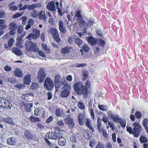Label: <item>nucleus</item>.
I'll use <instances>...</instances> for the list:
<instances>
[{
	"label": "nucleus",
	"instance_id": "nucleus-1",
	"mask_svg": "<svg viewBox=\"0 0 148 148\" xmlns=\"http://www.w3.org/2000/svg\"><path fill=\"white\" fill-rule=\"evenodd\" d=\"M90 81L88 80L86 82L85 86L81 82H77L73 86L74 90L75 92L79 95H83L84 98H87L88 93V89L90 88Z\"/></svg>",
	"mask_w": 148,
	"mask_h": 148
},
{
	"label": "nucleus",
	"instance_id": "nucleus-2",
	"mask_svg": "<svg viewBox=\"0 0 148 148\" xmlns=\"http://www.w3.org/2000/svg\"><path fill=\"white\" fill-rule=\"evenodd\" d=\"M132 126L133 127L132 129L131 127L127 125V131L130 134H132L134 137L137 138L140 135L143 128L141 125L137 122L133 123Z\"/></svg>",
	"mask_w": 148,
	"mask_h": 148
},
{
	"label": "nucleus",
	"instance_id": "nucleus-3",
	"mask_svg": "<svg viewBox=\"0 0 148 148\" xmlns=\"http://www.w3.org/2000/svg\"><path fill=\"white\" fill-rule=\"evenodd\" d=\"M47 137L49 139L56 140L60 138L62 136V133L59 127H56L55 131L47 133Z\"/></svg>",
	"mask_w": 148,
	"mask_h": 148
},
{
	"label": "nucleus",
	"instance_id": "nucleus-4",
	"mask_svg": "<svg viewBox=\"0 0 148 148\" xmlns=\"http://www.w3.org/2000/svg\"><path fill=\"white\" fill-rule=\"evenodd\" d=\"M54 82L55 87L57 90L60 87L61 85H64L67 84L66 80L62 79L61 77L58 74L55 76Z\"/></svg>",
	"mask_w": 148,
	"mask_h": 148
},
{
	"label": "nucleus",
	"instance_id": "nucleus-5",
	"mask_svg": "<svg viewBox=\"0 0 148 148\" xmlns=\"http://www.w3.org/2000/svg\"><path fill=\"white\" fill-rule=\"evenodd\" d=\"M25 49L29 52H36L38 50L36 44L33 43L31 41H27L25 44Z\"/></svg>",
	"mask_w": 148,
	"mask_h": 148
},
{
	"label": "nucleus",
	"instance_id": "nucleus-6",
	"mask_svg": "<svg viewBox=\"0 0 148 148\" xmlns=\"http://www.w3.org/2000/svg\"><path fill=\"white\" fill-rule=\"evenodd\" d=\"M12 106V104L10 101L3 97H0V107L10 110Z\"/></svg>",
	"mask_w": 148,
	"mask_h": 148
},
{
	"label": "nucleus",
	"instance_id": "nucleus-7",
	"mask_svg": "<svg viewBox=\"0 0 148 148\" xmlns=\"http://www.w3.org/2000/svg\"><path fill=\"white\" fill-rule=\"evenodd\" d=\"M49 32L51 36L53 37V39L57 42H59L61 39L59 38V35L58 29L54 28H51L49 29Z\"/></svg>",
	"mask_w": 148,
	"mask_h": 148
},
{
	"label": "nucleus",
	"instance_id": "nucleus-8",
	"mask_svg": "<svg viewBox=\"0 0 148 148\" xmlns=\"http://www.w3.org/2000/svg\"><path fill=\"white\" fill-rule=\"evenodd\" d=\"M62 89L63 90L61 92L60 97L62 98L68 97L70 94V90L71 89L70 86L67 84H66L64 85Z\"/></svg>",
	"mask_w": 148,
	"mask_h": 148
},
{
	"label": "nucleus",
	"instance_id": "nucleus-9",
	"mask_svg": "<svg viewBox=\"0 0 148 148\" xmlns=\"http://www.w3.org/2000/svg\"><path fill=\"white\" fill-rule=\"evenodd\" d=\"M45 88L48 90H51L54 88L53 82L49 77L46 79L44 84Z\"/></svg>",
	"mask_w": 148,
	"mask_h": 148
},
{
	"label": "nucleus",
	"instance_id": "nucleus-10",
	"mask_svg": "<svg viewBox=\"0 0 148 148\" xmlns=\"http://www.w3.org/2000/svg\"><path fill=\"white\" fill-rule=\"evenodd\" d=\"M37 77L39 83H41L44 81L46 77V73L43 68H41L39 69L38 72Z\"/></svg>",
	"mask_w": 148,
	"mask_h": 148
},
{
	"label": "nucleus",
	"instance_id": "nucleus-11",
	"mask_svg": "<svg viewBox=\"0 0 148 148\" xmlns=\"http://www.w3.org/2000/svg\"><path fill=\"white\" fill-rule=\"evenodd\" d=\"M33 32L34 33L29 34L26 37L27 39L30 40L32 39H36L39 37L40 34V30L34 29L33 30Z\"/></svg>",
	"mask_w": 148,
	"mask_h": 148
},
{
	"label": "nucleus",
	"instance_id": "nucleus-12",
	"mask_svg": "<svg viewBox=\"0 0 148 148\" xmlns=\"http://www.w3.org/2000/svg\"><path fill=\"white\" fill-rule=\"evenodd\" d=\"M47 9L49 11L54 12L56 9L55 5V2L53 1L49 2L47 5Z\"/></svg>",
	"mask_w": 148,
	"mask_h": 148
},
{
	"label": "nucleus",
	"instance_id": "nucleus-13",
	"mask_svg": "<svg viewBox=\"0 0 148 148\" xmlns=\"http://www.w3.org/2000/svg\"><path fill=\"white\" fill-rule=\"evenodd\" d=\"M86 40L88 43L92 46L96 45L98 41V39H96L95 38L91 36H89L88 37H87Z\"/></svg>",
	"mask_w": 148,
	"mask_h": 148
},
{
	"label": "nucleus",
	"instance_id": "nucleus-14",
	"mask_svg": "<svg viewBox=\"0 0 148 148\" xmlns=\"http://www.w3.org/2000/svg\"><path fill=\"white\" fill-rule=\"evenodd\" d=\"M24 135L25 138L29 140H32L33 139L34 134L31 133L29 130H26L24 131Z\"/></svg>",
	"mask_w": 148,
	"mask_h": 148
},
{
	"label": "nucleus",
	"instance_id": "nucleus-15",
	"mask_svg": "<svg viewBox=\"0 0 148 148\" xmlns=\"http://www.w3.org/2000/svg\"><path fill=\"white\" fill-rule=\"evenodd\" d=\"M72 50V48L69 45L64 47L62 48L61 49V53L62 54H65L69 53L71 52Z\"/></svg>",
	"mask_w": 148,
	"mask_h": 148
},
{
	"label": "nucleus",
	"instance_id": "nucleus-16",
	"mask_svg": "<svg viewBox=\"0 0 148 148\" xmlns=\"http://www.w3.org/2000/svg\"><path fill=\"white\" fill-rule=\"evenodd\" d=\"M14 74L15 76L20 78L22 77L23 75L21 70L18 68L15 69L14 71Z\"/></svg>",
	"mask_w": 148,
	"mask_h": 148
},
{
	"label": "nucleus",
	"instance_id": "nucleus-17",
	"mask_svg": "<svg viewBox=\"0 0 148 148\" xmlns=\"http://www.w3.org/2000/svg\"><path fill=\"white\" fill-rule=\"evenodd\" d=\"M58 25L60 31L63 33H65L66 32V30L65 27L64 26L63 21H60L59 22Z\"/></svg>",
	"mask_w": 148,
	"mask_h": 148
},
{
	"label": "nucleus",
	"instance_id": "nucleus-18",
	"mask_svg": "<svg viewBox=\"0 0 148 148\" xmlns=\"http://www.w3.org/2000/svg\"><path fill=\"white\" fill-rule=\"evenodd\" d=\"M41 5V4L40 3L28 5V10H33L37 8H40Z\"/></svg>",
	"mask_w": 148,
	"mask_h": 148
},
{
	"label": "nucleus",
	"instance_id": "nucleus-19",
	"mask_svg": "<svg viewBox=\"0 0 148 148\" xmlns=\"http://www.w3.org/2000/svg\"><path fill=\"white\" fill-rule=\"evenodd\" d=\"M6 143L9 145H13L15 144L16 141L14 138L12 137L10 138H9L7 139Z\"/></svg>",
	"mask_w": 148,
	"mask_h": 148
},
{
	"label": "nucleus",
	"instance_id": "nucleus-20",
	"mask_svg": "<svg viewBox=\"0 0 148 148\" xmlns=\"http://www.w3.org/2000/svg\"><path fill=\"white\" fill-rule=\"evenodd\" d=\"M31 76L29 74L25 75L23 83L26 85H29L31 82Z\"/></svg>",
	"mask_w": 148,
	"mask_h": 148
},
{
	"label": "nucleus",
	"instance_id": "nucleus-21",
	"mask_svg": "<svg viewBox=\"0 0 148 148\" xmlns=\"http://www.w3.org/2000/svg\"><path fill=\"white\" fill-rule=\"evenodd\" d=\"M78 120L79 124L81 125L84 124V120L85 119V116L82 114H80L78 116Z\"/></svg>",
	"mask_w": 148,
	"mask_h": 148
},
{
	"label": "nucleus",
	"instance_id": "nucleus-22",
	"mask_svg": "<svg viewBox=\"0 0 148 148\" xmlns=\"http://www.w3.org/2000/svg\"><path fill=\"white\" fill-rule=\"evenodd\" d=\"M2 120L3 122L10 125H14V122H13L12 119L9 117H7L5 118H3Z\"/></svg>",
	"mask_w": 148,
	"mask_h": 148
},
{
	"label": "nucleus",
	"instance_id": "nucleus-23",
	"mask_svg": "<svg viewBox=\"0 0 148 148\" xmlns=\"http://www.w3.org/2000/svg\"><path fill=\"white\" fill-rule=\"evenodd\" d=\"M12 51L17 56H21L22 55V52L18 48L16 47H13L12 49Z\"/></svg>",
	"mask_w": 148,
	"mask_h": 148
},
{
	"label": "nucleus",
	"instance_id": "nucleus-24",
	"mask_svg": "<svg viewBox=\"0 0 148 148\" xmlns=\"http://www.w3.org/2000/svg\"><path fill=\"white\" fill-rule=\"evenodd\" d=\"M142 125L143 127L145 128V130L148 134V119L147 118L144 119L142 121Z\"/></svg>",
	"mask_w": 148,
	"mask_h": 148
},
{
	"label": "nucleus",
	"instance_id": "nucleus-25",
	"mask_svg": "<svg viewBox=\"0 0 148 148\" xmlns=\"http://www.w3.org/2000/svg\"><path fill=\"white\" fill-rule=\"evenodd\" d=\"M39 19L40 20H44L46 19V16L44 11H41L39 12L38 16Z\"/></svg>",
	"mask_w": 148,
	"mask_h": 148
},
{
	"label": "nucleus",
	"instance_id": "nucleus-26",
	"mask_svg": "<svg viewBox=\"0 0 148 148\" xmlns=\"http://www.w3.org/2000/svg\"><path fill=\"white\" fill-rule=\"evenodd\" d=\"M66 123L70 128H72L74 126V122L71 118L67 119Z\"/></svg>",
	"mask_w": 148,
	"mask_h": 148
},
{
	"label": "nucleus",
	"instance_id": "nucleus-27",
	"mask_svg": "<svg viewBox=\"0 0 148 148\" xmlns=\"http://www.w3.org/2000/svg\"><path fill=\"white\" fill-rule=\"evenodd\" d=\"M58 139V144L59 145L62 146L66 144V140L64 137L62 136Z\"/></svg>",
	"mask_w": 148,
	"mask_h": 148
},
{
	"label": "nucleus",
	"instance_id": "nucleus-28",
	"mask_svg": "<svg viewBox=\"0 0 148 148\" xmlns=\"http://www.w3.org/2000/svg\"><path fill=\"white\" fill-rule=\"evenodd\" d=\"M30 121L32 123L36 122H39L41 121V119L37 117L31 116L29 118Z\"/></svg>",
	"mask_w": 148,
	"mask_h": 148
},
{
	"label": "nucleus",
	"instance_id": "nucleus-29",
	"mask_svg": "<svg viewBox=\"0 0 148 148\" xmlns=\"http://www.w3.org/2000/svg\"><path fill=\"white\" fill-rule=\"evenodd\" d=\"M33 103H27L24 105L26 111L28 112H30L31 108L32 107Z\"/></svg>",
	"mask_w": 148,
	"mask_h": 148
},
{
	"label": "nucleus",
	"instance_id": "nucleus-30",
	"mask_svg": "<svg viewBox=\"0 0 148 148\" xmlns=\"http://www.w3.org/2000/svg\"><path fill=\"white\" fill-rule=\"evenodd\" d=\"M139 141L141 143H143L147 142L148 139L146 137L141 135L139 138Z\"/></svg>",
	"mask_w": 148,
	"mask_h": 148
},
{
	"label": "nucleus",
	"instance_id": "nucleus-31",
	"mask_svg": "<svg viewBox=\"0 0 148 148\" xmlns=\"http://www.w3.org/2000/svg\"><path fill=\"white\" fill-rule=\"evenodd\" d=\"M77 21L80 25H85L86 24L84 20L83 19L82 16L81 18H77Z\"/></svg>",
	"mask_w": 148,
	"mask_h": 148
},
{
	"label": "nucleus",
	"instance_id": "nucleus-32",
	"mask_svg": "<svg viewBox=\"0 0 148 148\" xmlns=\"http://www.w3.org/2000/svg\"><path fill=\"white\" fill-rule=\"evenodd\" d=\"M86 119L87 120V121L86 123V125L89 128V129L92 132H94V130L92 127L90 123V121L88 119L86 118Z\"/></svg>",
	"mask_w": 148,
	"mask_h": 148
},
{
	"label": "nucleus",
	"instance_id": "nucleus-33",
	"mask_svg": "<svg viewBox=\"0 0 148 148\" xmlns=\"http://www.w3.org/2000/svg\"><path fill=\"white\" fill-rule=\"evenodd\" d=\"M121 118L119 117V116L117 114L114 115L111 119L115 122L118 123V122L121 120Z\"/></svg>",
	"mask_w": 148,
	"mask_h": 148
},
{
	"label": "nucleus",
	"instance_id": "nucleus-34",
	"mask_svg": "<svg viewBox=\"0 0 148 148\" xmlns=\"http://www.w3.org/2000/svg\"><path fill=\"white\" fill-rule=\"evenodd\" d=\"M95 23V21L92 18H90L87 23V26L90 27L92 26Z\"/></svg>",
	"mask_w": 148,
	"mask_h": 148
},
{
	"label": "nucleus",
	"instance_id": "nucleus-35",
	"mask_svg": "<svg viewBox=\"0 0 148 148\" xmlns=\"http://www.w3.org/2000/svg\"><path fill=\"white\" fill-rule=\"evenodd\" d=\"M82 74L83 77L82 80L85 81L87 79L88 74L86 71H84L82 73Z\"/></svg>",
	"mask_w": 148,
	"mask_h": 148
},
{
	"label": "nucleus",
	"instance_id": "nucleus-36",
	"mask_svg": "<svg viewBox=\"0 0 148 148\" xmlns=\"http://www.w3.org/2000/svg\"><path fill=\"white\" fill-rule=\"evenodd\" d=\"M118 123H119L121 126L122 127H125L126 125V121L125 120L121 119V120L119 121Z\"/></svg>",
	"mask_w": 148,
	"mask_h": 148
},
{
	"label": "nucleus",
	"instance_id": "nucleus-37",
	"mask_svg": "<svg viewBox=\"0 0 148 148\" xmlns=\"http://www.w3.org/2000/svg\"><path fill=\"white\" fill-rule=\"evenodd\" d=\"M98 108L100 110L102 111H107L108 110V108L104 105H99Z\"/></svg>",
	"mask_w": 148,
	"mask_h": 148
},
{
	"label": "nucleus",
	"instance_id": "nucleus-38",
	"mask_svg": "<svg viewBox=\"0 0 148 148\" xmlns=\"http://www.w3.org/2000/svg\"><path fill=\"white\" fill-rule=\"evenodd\" d=\"M82 42V40L80 39L79 38H77L75 40V43L79 47H80Z\"/></svg>",
	"mask_w": 148,
	"mask_h": 148
},
{
	"label": "nucleus",
	"instance_id": "nucleus-39",
	"mask_svg": "<svg viewBox=\"0 0 148 148\" xmlns=\"http://www.w3.org/2000/svg\"><path fill=\"white\" fill-rule=\"evenodd\" d=\"M62 111H61L60 108H57L55 112V114L57 116H61L62 114Z\"/></svg>",
	"mask_w": 148,
	"mask_h": 148
},
{
	"label": "nucleus",
	"instance_id": "nucleus-40",
	"mask_svg": "<svg viewBox=\"0 0 148 148\" xmlns=\"http://www.w3.org/2000/svg\"><path fill=\"white\" fill-rule=\"evenodd\" d=\"M135 116L136 118L138 119H140L142 117L141 112L139 111H136L135 114Z\"/></svg>",
	"mask_w": 148,
	"mask_h": 148
},
{
	"label": "nucleus",
	"instance_id": "nucleus-41",
	"mask_svg": "<svg viewBox=\"0 0 148 148\" xmlns=\"http://www.w3.org/2000/svg\"><path fill=\"white\" fill-rule=\"evenodd\" d=\"M70 139L73 143H75L76 141V137L75 135L73 134L70 137Z\"/></svg>",
	"mask_w": 148,
	"mask_h": 148
},
{
	"label": "nucleus",
	"instance_id": "nucleus-42",
	"mask_svg": "<svg viewBox=\"0 0 148 148\" xmlns=\"http://www.w3.org/2000/svg\"><path fill=\"white\" fill-rule=\"evenodd\" d=\"M77 106L79 108L82 110H84L85 109V106L82 103L79 102L77 103Z\"/></svg>",
	"mask_w": 148,
	"mask_h": 148
},
{
	"label": "nucleus",
	"instance_id": "nucleus-43",
	"mask_svg": "<svg viewBox=\"0 0 148 148\" xmlns=\"http://www.w3.org/2000/svg\"><path fill=\"white\" fill-rule=\"evenodd\" d=\"M83 50L85 52H88L90 49V48L88 47V45L85 44L82 47Z\"/></svg>",
	"mask_w": 148,
	"mask_h": 148
},
{
	"label": "nucleus",
	"instance_id": "nucleus-44",
	"mask_svg": "<svg viewBox=\"0 0 148 148\" xmlns=\"http://www.w3.org/2000/svg\"><path fill=\"white\" fill-rule=\"evenodd\" d=\"M14 42V40L12 38H10L8 42V45L9 47L12 46Z\"/></svg>",
	"mask_w": 148,
	"mask_h": 148
},
{
	"label": "nucleus",
	"instance_id": "nucleus-45",
	"mask_svg": "<svg viewBox=\"0 0 148 148\" xmlns=\"http://www.w3.org/2000/svg\"><path fill=\"white\" fill-rule=\"evenodd\" d=\"M24 85L23 84H20L17 85H16L14 87V88L16 89L20 90L21 89H22L24 88Z\"/></svg>",
	"mask_w": 148,
	"mask_h": 148
},
{
	"label": "nucleus",
	"instance_id": "nucleus-46",
	"mask_svg": "<svg viewBox=\"0 0 148 148\" xmlns=\"http://www.w3.org/2000/svg\"><path fill=\"white\" fill-rule=\"evenodd\" d=\"M23 42V40H22L21 39L18 40L16 43L17 46L20 48H23V47L22 45V43Z\"/></svg>",
	"mask_w": 148,
	"mask_h": 148
},
{
	"label": "nucleus",
	"instance_id": "nucleus-47",
	"mask_svg": "<svg viewBox=\"0 0 148 148\" xmlns=\"http://www.w3.org/2000/svg\"><path fill=\"white\" fill-rule=\"evenodd\" d=\"M16 24L14 22H11L9 24V28L10 29H16Z\"/></svg>",
	"mask_w": 148,
	"mask_h": 148
},
{
	"label": "nucleus",
	"instance_id": "nucleus-48",
	"mask_svg": "<svg viewBox=\"0 0 148 148\" xmlns=\"http://www.w3.org/2000/svg\"><path fill=\"white\" fill-rule=\"evenodd\" d=\"M38 86V84L36 83H33L30 86L31 89L33 90H36Z\"/></svg>",
	"mask_w": 148,
	"mask_h": 148
},
{
	"label": "nucleus",
	"instance_id": "nucleus-49",
	"mask_svg": "<svg viewBox=\"0 0 148 148\" xmlns=\"http://www.w3.org/2000/svg\"><path fill=\"white\" fill-rule=\"evenodd\" d=\"M24 12V11L23 12H17L13 15V17L14 18H16L18 17H20L23 14Z\"/></svg>",
	"mask_w": 148,
	"mask_h": 148
},
{
	"label": "nucleus",
	"instance_id": "nucleus-50",
	"mask_svg": "<svg viewBox=\"0 0 148 148\" xmlns=\"http://www.w3.org/2000/svg\"><path fill=\"white\" fill-rule=\"evenodd\" d=\"M88 109L90 112L91 118L93 119H94L95 117V114L93 109L92 108H90V109L88 108Z\"/></svg>",
	"mask_w": 148,
	"mask_h": 148
},
{
	"label": "nucleus",
	"instance_id": "nucleus-51",
	"mask_svg": "<svg viewBox=\"0 0 148 148\" xmlns=\"http://www.w3.org/2000/svg\"><path fill=\"white\" fill-rule=\"evenodd\" d=\"M95 148H105L104 145L100 142L97 144Z\"/></svg>",
	"mask_w": 148,
	"mask_h": 148
},
{
	"label": "nucleus",
	"instance_id": "nucleus-52",
	"mask_svg": "<svg viewBox=\"0 0 148 148\" xmlns=\"http://www.w3.org/2000/svg\"><path fill=\"white\" fill-rule=\"evenodd\" d=\"M81 11L79 10H77L76 11V14H75V16L77 17L78 18H81L82 15L81 14Z\"/></svg>",
	"mask_w": 148,
	"mask_h": 148
},
{
	"label": "nucleus",
	"instance_id": "nucleus-53",
	"mask_svg": "<svg viewBox=\"0 0 148 148\" xmlns=\"http://www.w3.org/2000/svg\"><path fill=\"white\" fill-rule=\"evenodd\" d=\"M9 10L12 11H16L18 9V6L16 5H14L13 6H12L10 7L9 8Z\"/></svg>",
	"mask_w": 148,
	"mask_h": 148
},
{
	"label": "nucleus",
	"instance_id": "nucleus-54",
	"mask_svg": "<svg viewBox=\"0 0 148 148\" xmlns=\"http://www.w3.org/2000/svg\"><path fill=\"white\" fill-rule=\"evenodd\" d=\"M96 34L99 36L102 37L103 36L102 31L100 29H97L96 30Z\"/></svg>",
	"mask_w": 148,
	"mask_h": 148
},
{
	"label": "nucleus",
	"instance_id": "nucleus-55",
	"mask_svg": "<svg viewBox=\"0 0 148 148\" xmlns=\"http://www.w3.org/2000/svg\"><path fill=\"white\" fill-rule=\"evenodd\" d=\"M87 65L86 64L77 63L76 64V66L78 67H82L86 66Z\"/></svg>",
	"mask_w": 148,
	"mask_h": 148
},
{
	"label": "nucleus",
	"instance_id": "nucleus-56",
	"mask_svg": "<svg viewBox=\"0 0 148 148\" xmlns=\"http://www.w3.org/2000/svg\"><path fill=\"white\" fill-rule=\"evenodd\" d=\"M40 110L36 108L34 111V114L36 116H38L40 115Z\"/></svg>",
	"mask_w": 148,
	"mask_h": 148
},
{
	"label": "nucleus",
	"instance_id": "nucleus-57",
	"mask_svg": "<svg viewBox=\"0 0 148 148\" xmlns=\"http://www.w3.org/2000/svg\"><path fill=\"white\" fill-rule=\"evenodd\" d=\"M108 125L111 128V130H112L114 131L115 130L114 125L112 123L109 121L108 123Z\"/></svg>",
	"mask_w": 148,
	"mask_h": 148
},
{
	"label": "nucleus",
	"instance_id": "nucleus-58",
	"mask_svg": "<svg viewBox=\"0 0 148 148\" xmlns=\"http://www.w3.org/2000/svg\"><path fill=\"white\" fill-rule=\"evenodd\" d=\"M23 31V28L22 26H19L17 29V33L18 34H21L22 33Z\"/></svg>",
	"mask_w": 148,
	"mask_h": 148
},
{
	"label": "nucleus",
	"instance_id": "nucleus-59",
	"mask_svg": "<svg viewBox=\"0 0 148 148\" xmlns=\"http://www.w3.org/2000/svg\"><path fill=\"white\" fill-rule=\"evenodd\" d=\"M46 137L45 138L44 140L45 141V142L47 143V144L49 145H51V143L50 141L48 140V139H49L48 138V137L47 138V134L45 135Z\"/></svg>",
	"mask_w": 148,
	"mask_h": 148
},
{
	"label": "nucleus",
	"instance_id": "nucleus-60",
	"mask_svg": "<svg viewBox=\"0 0 148 148\" xmlns=\"http://www.w3.org/2000/svg\"><path fill=\"white\" fill-rule=\"evenodd\" d=\"M105 42L104 40H101L99 42V44L101 46L104 47L105 45Z\"/></svg>",
	"mask_w": 148,
	"mask_h": 148
},
{
	"label": "nucleus",
	"instance_id": "nucleus-61",
	"mask_svg": "<svg viewBox=\"0 0 148 148\" xmlns=\"http://www.w3.org/2000/svg\"><path fill=\"white\" fill-rule=\"evenodd\" d=\"M38 55L40 56L43 57H45L46 55L42 51L38 50Z\"/></svg>",
	"mask_w": 148,
	"mask_h": 148
},
{
	"label": "nucleus",
	"instance_id": "nucleus-62",
	"mask_svg": "<svg viewBox=\"0 0 148 148\" xmlns=\"http://www.w3.org/2000/svg\"><path fill=\"white\" fill-rule=\"evenodd\" d=\"M107 114H108V116L110 118H112L113 116L114 115V114H113L112 112L111 111H109L107 112Z\"/></svg>",
	"mask_w": 148,
	"mask_h": 148
},
{
	"label": "nucleus",
	"instance_id": "nucleus-63",
	"mask_svg": "<svg viewBox=\"0 0 148 148\" xmlns=\"http://www.w3.org/2000/svg\"><path fill=\"white\" fill-rule=\"evenodd\" d=\"M4 68L5 71L7 72L10 71L12 70L11 68L8 65H6L5 66Z\"/></svg>",
	"mask_w": 148,
	"mask_h": 148
},
{
	"label": "nucleus",
	"instance_id": "nucleus-64",
	"mask_svg": "<svg viewBox=\"0 0 148 148\" xmlns=\"http://www.w3.org/2000/svg\"><path fill=\"white\" fill-rule=\"evenodd\" d=\"M57 125L59 127L64 126V124L62 121H58L57 123Z\"/></svg>",
	"mask_w": 148,
	"mask_h": 148
}]
</instances>
